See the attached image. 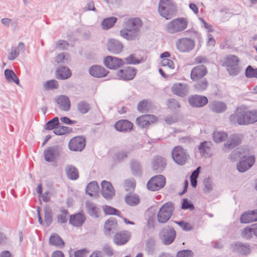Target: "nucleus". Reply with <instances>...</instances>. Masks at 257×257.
<instances>
[{
  "label": "nucleus",
  "mask_w": 257,
  "mask_h": 257,
  "mask_svg": "<svg viewBox=\"0 0 257 257\" xmlns=\"http://www.w3.org/2000/svg\"><path fill=\"white\" fill-rule=\"evenodd\" d=\"M231 120H236L239 125H247L257 121V111L245 110L238 108L236 112L230 116Z\"/></svg>",
  "instance_id": "f257e3e1"
},
{
  "label": "nucleus",
  "mask_w": 257,
  "mask_h": 257,
  "mask_svg": "<svg viewBox=\"0 0 257 257\" xmlns=\"http://www.w3.org/2000/svg\"><path fill=\"white\" fill-rule=\"evenodd\" d=\"M240 59L235 55L229 54L225 56L222 60V66L226 68L230 75L236 76L240 70Z\"/></svg>",
  "instance_id": "f03ea898"
},
{
  "label": "nucleus",
  "mask_w": 257,
  "mask_h": 257,
  "mask_svg": "<svg viewBox=\"0 0 257 257\" xmlns=\"http://www.w3.org/2000/svg\"><path fill=\"white\" fill-rule=\"evenodd\" d=\"M177 6L173 0H160L158 6L160 15L169 20L176 16Z\"/></svg>",
  "instance_id": "7ed1b4c3"
},
{
  "label": "nucleus",
  "mask_w": 257,
  "mask_h": 257,
  "mask_svg": "<svg viewBox=\"0 0 257 257\" xmlns=\"http://www.w3.org/2000/svg\"><path fill=\"white\" fill-rule=\"evenodd\" d=\"M188 21L184 18L175 19L169 22L165 27L166 31L169 34L182 32L187 28Z\"/></svg>",
  "instance_id": "20e7f679"
},
{
  "label": "nucleus",
  "mask_w": 257,
  "mask_h": 257,
  "mask_svg": "<svg viewBox=\"0 0 257 257\" xmlns=\"http://www.w3.org/2000/svg\"><path fill=\"white\" fill-rule=\"evenodd\" d=\"M174 210L173 204L168 202L160 208L157 214V220L160 223H165L171 218Z\"/></svg>",
  "instance_id": "39448f33"
},
{
  "label": "nucleus",
  "mask_w": 257,
  "mask_h": 257,
  "mask_svg": "<svg viewBox=\"0 0 257 257\" xmlns=\"http://www.w3.org/2000/svg\"><path fill=\"white\" fill-rule=\"evenodd\" d=\"M172 156L173 160L181 165L184 164L189 158L186 150L180 146H177L174 148L172 151Z\"/></svg>",
  "instance_id": "423d86ee"
},
{
  "label": "nucleus",
  "mask_w": 257,
  "mask_h": 257,
  "mask_svg": "<svg viewBox=\"0 0 257 257\" xmlns=\"http://www.w3.org/2000/svg\"><path fill=\"white\" fill-rule=\"evenodd\" d=\"M159 237L165 245L172 243L176 237V231L173 227L167 226L163 228L159 233Z\"/></svg>",
  "instance_id": "0eeeda50"
},
{
  "label": "nucleus",
  "mask_w": 257,
  "mask_h": 257,
  "mask_svg": "<svg viewBox=\"0 0 257 257\" xmlns=\"http://www.w3.org/2000/svg\"><path fill=\"white\" fill-rule=\"evenodd\" d=\"M165 178L162 175H157L152 177L148 181L147 188L151 191L158 190L165 185Z\"/></svg>",
  "instance_id": "6e6552de"
},
{
  "label": "nucleus",
  "mask_w": 257,
  "mask_h": 257,
  "mask_svg": "<svg viewBox=\"0 0 257 257\" xmlns=\"http://www.w3.org/2000/svg\"><path fill=\"white\" fill-rule=\"evenodd\" d=\"M176 45L179 51L181 52H189L194 49L195 42L190 38H183L178 39L176 41Z\"/></svg>",
  "instance_id": "1a4fd4ad"
},
{
  "label": "nucleus",
  "mask_w": 257,
  "mask_h": 257,
  "mask_svg": "<svg viewBox=\"0 0 257 257\" xmlns=\"http://www.w3.org/2000/svg\"><path fill=\"white\" fill-rule=\"evenodd\" d=\"M137 70L131 66L125 67L116 72L118 79L124 81L132 80L135 77Z\"/></svg>",
  "instance_id": "9d476101"
},
{
  "label": "nucleus",
  "mask_w": 257,
  "mask_h": 257,
  "mask_svg": "<svg viewBox=\"0 0 257 257\" xmlns=\"http://www.w3.org/2000/svg\"><path fill=\"white\" fill-rule=\"evenodd\" d=\"M85 139L82 136H77L70 140L68 147L73 151H82L85 147Z\"/></svg>",
  "instance_id": "9b49d317"
},
{
  "label": "nucleus",
  "mask_w": 257,
  "mask_h": 257,
  "mask_svg": "<svg viewBox=\"0 0 257 257\" xmlns=\"http://www.w3.org/2000/svg\"><path fill=\"white\" fill-rule=\"evenodd\" d=\"M255 158L253 156H243L236 165L237 170L239 172H244L249 169L253 165Z\"/></svg>",
  "instance_id": "f8f14e48"
},
{
  "label": "nucleus",
  "mask_w": 257,
  "mask_h": 257,
  "mask_svg": "<svg viewBox=\"0 0 257 257\" xmlns=\"http://www.w3.org/2000/svg\"><path fill=\"white\" fill-rule=\"evenodd\" d=\"M103 62L105 66L110 69H116L124 64L122 59L110 56L106 57Z\"/></svg>",
  "instance_id": "ddd939ff"
},
{
  "label": "nucleus",
  "mask_w": 257,
  "mask_h": 257,
  "mask_svg": "<svg viewBox=\"0 0 257 257\" xmlns=\"http://www.w3.org/2000/svg\"><path fill=\"white\" fill-rule=\"evenodd\" d=\"M107 50L111 54H118L123 49L122 43L114 39H110L108 40L106 45Z\"/></svg>",
  "instance_id": "4468645a"
},
{
  "label": "nucleus",
  "mask_w": 257,
  "mask_h": 257,
  "mask_svg": "<svg viewBox=\"0 0 257 257\" xmlns=\"http://www.w3.org/2000/svg\"><path fill=\"white\" fill-rule=\"evenodd\" d=\"M243 137L241 134H235L231 135L224 144V149H232L238 146L241 142Z\"/></svg>",
  "instance_id": "2eb2a0df"
},
{
  "label": "nucleus",
  "mask_w": 257,
  "mask_h": 257,
  "mask_svg": "<svg viewBox=\"0 0 257 257\" xmlns=\"http://www.w3.org/2000/svg\"><path fill=\"white\" fill-rule=\"evenodd\" d=\"M166 166V160L160 156H155L152 161V168L156 173H161Z\"/></svg>",
  "instance_id": "dca6fc26"
},
{
  "label": "nucleus",
  "mask_w": 257,
  "mask_h": 257,
  "mask_svg": "<svg viewBox=\"0 0 257 257\" xmlns=\"http://www.w3.org/2000/svg\"><path fill=\"white\" fill-rule=\"evenodd\" d=\"M207 69L204 65H200L194 67L191 72V79L193 81H196L202 79L207 74Z\"/></svg>",
  "instance_id": "f3484780"
},
{
  "label": "nucleus",
  "mask_w": 257,
  "mask_h": 257,
  "mask_svg": "<svg viewBox=\"0 0 257 257\" xmlns=\"http://www.w3.org/2000/svg\"><path fill=\"white\" fill-rule=\"evenodd\" d=\"M131 233L127 231H123L116 233L113 236V242L117 245L125 244L130 239Z\"/></svg>",
  "instance_id": "a211bd4d"
},
{
  "label": "nucleus",
  "mask_w": 257,
  "mask_h": 257,
  "mask_svg": "<svg viewBox=\"0 0 257 257\" xmlns=\"http://www.w3.org/2000/svg\"><path fill=\"white\" fill-rule=\"evenodd\" d=\"M101 193L106 199L111 198L114 195V190L111 184L106 181H102L101 183Z\"/></svg>",
  "instance_id": "6ab92c4d"
},
{
  "label": "nucleus",
  "mask_w": 257,
  "mask_h": 257,
  "mask_svg": "<svg viewBox=\"0 0 257 257\" xmlns=\"http://www.w3.org/2000/svg\"><path fill=\"white\" fill-rule=\"evenodd\" d=\"M120 36L128 40H133L137 39L140 35V31L131 29L125 26L123 29L120 31Z\"/></svg>",
  "instance_id": "aec40b11"
},
{
  "label": "nucleus",
  "mask_w": 257,
  "mask_h": 257,
  "mask_svg": "<svg viewBox=\"0 0 257 257\" xmlns=\"http://www.w3.org/2000/svg\"><path fill=\"white\" fill-rule=\"evenodd\" d=\"M89 72L93 77L101 78L106 76L109 72L102 66L93 65L89 68Z\"/></svg>",
  "instance_id": "412c9836"
},
{
  "label": "nucleus",
  "mask_w": 257,
  "mask_h": 257,
  "mask_svg": "<svg viewBox=\"0 0 257 257\" xmlns=\"http://www.w3.org/2000/svg\"><path fill=\"white\" fill-rule=\"evenodd\" d=\"M189 102L192 106L202 107L208 102V99L204 96L195 95L189 98Z\"/></svg>",
  "instance_id": "4be33fe9"
},
{
  "label": "nucleus",
  "mask_w": 257,
  "mask_h": 257,
  "mask_svg": "<svg viewBox=\"0 0 257 257\" xmlns=\"http://www.w3.org/2000/svg\"><path fill=\"white\" fill-rule=\"evenodd\" d=\"M85 207L87 213L91 217L97 218L100 216L101 210L94 203L87 201L85 202Z\"/></svg>",
  "instance_id": "5701e85b"
},
{
  "label": "nucleus",
  "mask_w": 257,
  "mask_h": 257,
  "mask_svg": "<svg viewBox=\"0 0 257 257\" xmlns=\"http://www.w3.org/2000/svg\"><path fill=\"white\" fill-rule=\"evenodd\" d=\"M188 87L186 84L176 83L172 87V92L178 96L183 97L188 92Z\"/></svg>",
  "instance_id": "b1692460"
},
{
  "label": "nucleus",
  "mask_w": 257,
  "mask_h": 257,
  "mask_svg": "<svg viewBox=\"0 0 257 257\" xmlns=\"http://www.w3.org/2000/svg\"><path fill=\"white\" fill-rule=\"evenodd\" d=\"M233 251H236L241 254L246 255L250 252L249 245L247 243L237 242L231 245Z\"/></svg>",
  "instance_id": "393cba45"
},
{
  "label": "nucleus",
  "mask_w": 257,
  "mask_h": 257,
  "mask_svg": "<svg viewBox=\"0 0 257 257\" xmlns=\"http://www.w3.org/2000/svg\"><path fill=\"white\" fill-rule=\"evenodd\" d=\"M133 124L127 120H120L117 121L114 127L116 130L119 132L130 131L133 128Z\"/></svg>",
  "instance_id": "a878e982"
},
{
  "label": "nucleus",
  "mask_w": 257,
  "mask_h": 257,
  "mask_svg": "<svg viewBox=\"0 0 257 257\" xmlns=\"http://www.w3.org/2000/svg\"><path fill=\"white\" fill-rule=\"evenodd\" d=\"M58 155V149L55 147H50L44 152L45 160L48 162H54Z\"/></svg>",
  "instance_id": "bb28decb"
},
{
  "label": "nucleus",
  "mask_w": 257,
  "mask_h": 257,
  "mask_svg": "<svg viewBox=\"0 0 257 257\" xmlns=\"http://www.w3.org/2000/svg\"><path fill=\"white\" fill-rule=\"evenodd\" d=\"M85 216L80 213L70 215L69 219V223L74 226H80L85 222Z\"/></svg>",
  "instance_id": "cd10ccee"
},
{
  "label": "nucleus",
  "mask_w": 257,
  "mask_h": 257,
  "mask_svg": "<svg viewBox=\"0 0 257 257\" xmlns=\"http://www.w3.org/2000/svg\"><path fill=\"white\" fill-rule=\"evenodd\" d=\"M257 221V210L249 211L243 214L240 217L241 223H247Z\"/></svg>",
  "instance_id": "c85d7f7f"
},
{
  "label": "nucleus",
  "mask_w": 257,
  "mask_h": 257,
  "mask_svg": "<svg viewBox=\"0 0 257 257\" xmlns=\"http://www.w3.org/2000/svg\"><path fill=\"white\" fill-rule=\"evenodd\" d=\"M56 102L61 110L67 111L70 109V101L67 96L61 95L57 99Z\"/></svg>",
  "instance_id": "c756f323"
},
{
  "label": "nucleus",
  "mask_w": 257,
  "mask_h": 257,
  "mask_svg": "<svg viewBox=\"0 0 257 257\" xmlns=\"http://www.w3.org/2000/svg\"><path fill=\"white\" fill-rule=\"evenodd\" d=\"M117 222L112 219L107 220L104 225V233L106 235L110 236L116 229Z\"/></svg>",
  "instance_id": "7c9ffc66"
},
{
  "label": "nucleus",
  "mask_w": 257,
  "mask_h": 257,
  "mask_svg": "<svg viewBox=\"0 0 257 257\" xmlns=\"http://www.w3.org/2000/svg\"><path fill=\"white\" fill-rule=\"evenodd\" d=\"M56 75L58 79H65L71 76V73L67 67L60 66L56 71Z\"/></svg>",
  "instance_id": "2f4dec72"
},
{
  "label": "nucleus",
  "mask_w": 257,
  "mask_h": 257,
  "mask_svg": "<svg viewBox=\"0 0 257 257\" xmlns=\"http://www.w3.org/2000/svg\"><path fill=\"white\" fill-rule=\"evenodd\" d=\"M143 22L142 20L138 18L129 19L125 23V26H126L127 28L139 31H140Z\"/></svg>",
  "instance_id": "473e14b6"
},
{
  "label": "nucleus",
  "mask_w": 257,
  "mask_h": 257,
  "mask_svg": "<svg viewBox=\"0 0 257 257\" xmlns=\"http://www.w3.org/2000/svg\"><path fill=\"white\" fill-rule=\"evenodd\" d=\"M209 108L216 113H221L226 109V104L221 101H213L209 104Z\"/></svg>",
  "instance_id": "72a5a7b5"
},
{
  "label": "nucleus",
  "mask_w": 257,
  "mask_h": 257,
  "mask_svg": "<svg viewBox=\"0 0 257 257\" xmlns=\"http://www.w3.org/2000/svg\"><path fill=\"white\" fill-rule=\"evenodd\" d=\"M65 172L67 177L72 180H75L79 177L77 168L72 165H68L65 167Z\"/></svg>",
  "instance_id": "f704fd0d"
},
{
  "label": "nucleus",
  "mask_w": 257,
  "mask_h": 257,
  "mask_svg": "<svg viewBox=\"0 0 257 257\" xmlns=\"http://www.w3.org/2000/svg\"><path fill=\"white\" fill-rule=\"evenodd\" d=\"M49 243L51 245H54L59 248H62L64 246V242L57 234L51 235L49 238Z\"/></svg>",
  "instance_id": "c9c22d12"
},
{
  "label": "nucleus",
  "mask_w": 257,
  "mask_h": 257,
  "mask_svg": "<svg viewBox=\"0 0 257 257\" xmlns=\"http://www.w3.org/2000/svg\"><path fill=\"white\" fill-rule=\"evenodd\" d=\"M5 76L9 82H15L17 85L20 84L19 79L13 70L9 69H6L5 70Z\"/></svg>",
  "instance_id": "e433bc0d"
},
{
  "label": "nucleus",
  "mask_w": 257,
  "mask_h": 257,
  "mask_svg": "<svg viewBox=\"0 0 257 257\" xmlns=\"http://www.w3.org/2000/svg\"><path fill=\"white\" fill-rule=\"evenodd\" d=\"M125 200L127 204L131 206L137 205L140 202L139 196L135 194L129 193L126 195Z\"/></svg>",
  "instance_id": "4c0bfd02"
},
{
  "label": "nucleus",
  "mask_w": 257,
  "mask_h": 257,
  "mask_svg": "<svg viewBox=\"0 0 257 257\" xmlns=\"http://www.w3.org/2000/svg\"><path fill=\"white\" fill-rule=\"evenodd\" d=\"M44 220L47 226H49L53 221L52 211L50 206L46 205L44 207Z\"/></svg>",
  "instance_id": "58836bf2"
},
{
  "label": "nucleus",
  "mask_w": 257,
  "mask_h": 257,
  "mask_svg": "<svg viewBox=\"0 0 257 257\" xmlns=\"http://www.w3.org/2000/svg\"><path fill=\"white\" fill-rule=\"evenodd\" d=\"M131 168L134 176H140L142 174V166L140 163L135 160L131 162Z\"/></svg>",
  "instance_id": "ea45409f"
},
{
  "label": "nucleus",
  "mask_w": 257,
  "mask_h": 257,
  "mask_svg": "<svg viewBox=\"0 0 257 257\" xmlns=\"http://www.w3.org/2000/svg\"><path fill=\"white\" fill-rule=\"evenodd\" d=\"M211 143L209 142H204L198 146V149L201 156L205 157L209 154Z\"/></svg>",
  "instance_id": "a19ab883"
},
{
  "label": "nucleus",
  "mask_w": 257,
  "mask_h": 257,
  "mask_svg": "<svg viewBox=\"0 0 257 257\" xmlns=\"http://www.w3.org/2000/svg\"><path fill=\"white\" fill-rule=\"evenodd\" d=\"M77 108L81 114H84L89 111L90 105L87 101L82 100L77 103Z\"/></svg>",
  "instance_id": "79ce46f5"
},
{
  "label": "nucleus",
  "mask_w": 257,
  "mask_h": 257,
  "mask_svg": "<svg viewBox=\"0 0 257 257\" xmlns=\"http://www.w3.org/2000/svg\"><path fill=\"white\" fill-rule=\"evenodd\" d=\"M146 250L150 255H153L156 251V241L152 237L149 238L146 244Z\"/></svg>",
  "instance_id": "37998d69"
},
{
  "label": "nucleus",
  "mask_w": 257,
  "mask_h": 257,
  "mask_svg": "<svg viewBox=\"0 0 257 257\" xmlns=\"http://www.w3.org/2000/svg\"><path fill=\"white\" fill-rule=\"evenodd\" d=\"M98 190V185L95 181H92L88 183L85 191L90 196L93 195V193H96Z\"/></svg>",
  "instance_id": "c03bdc74"
},
{
  "label": "nucleus",
  "mask_w": 257,
  "mask_h": 257,
  "mask_svg": "<svg viewBox=\"0 0 257 257\" xmlns=\"http://www.w3.org/2000/svg\"><path fill=\"white\" fill-rule=\"evenodd\" d=\"M208 86V82L205 78L198 80L194 85L196 91L201 92L205 90Z\"/></svg>",
  "instance_id": "a18cd8bd"
},
{
  "label": "nucleus",
  "mask_w": 257,
  "mask_h": 257,
  "mask_svg": "<svg viewBox=\"0 0 257 257\" xmlns=\"http://www.w3.org/2000/svg\"><path fill=\"white\" fill-rule=\"evenodd\" d=\"M117 18L115 17H109L103 20L101 23L102 28L104 30H107L112 27L116 22Z\"/></svg>",
  "instance_id": "49530a36"
},
{
  "label": "nucleus",
  "mask_w": 257,
  "mask_h": 257,
  "mask_svg": "<svg viewBox=\"0 0 257 257\" xmlns=\"http://www.w3.org/2000/svg\"><path fill=\"white\" fill-rule=\"evenodd\" d=\"M227 137V135L221 132L215 131L213 134V138L216 143H220L225 141Z\"/></svg>",
  "instance_id": "de8ad7c7"
},
{
  "label": "nucleus",
  "mask_w": 257,
  "mask_h": 257,
  "mask_svg": "<svg viewBox=\"0 0 257 257\" xmlns=\"http://www.w3.org/2000/svg\"><path fill=\"white\" fill-rule=\"evenodd\" d=\"M71 131L72 128L69 127L58 125L57 128L54 130L53 132L55 134L60 136L69 133Z\"/></svg>",
  "instance_id": "09e8293b"
},
{
  "label": "nucleus",
  "mask_w": 257,
  "mask_h": 257,
  "mask_svg": "<svg viewBox=\"0 0 257 257\" xmlns=\"http://www.w3.org/2000/svg\"><path fill=\"white\" fill-rule=\"evenodd\" d=\"M58 125H59V118L58 117H55L46 123L45 128L47 130H55Z\"/></svg>",
  "instance_id": "8fccbe9b"
},
{
  "label": "nucleus",
  "mask_w": 257,
  "mask_h": 257,
  "mask_svg": "<svg viewBox=\"0 0 257 257\" xmlns=\"http://www.w3.org/2000/svg\"><path fill=\"white\" fill-rule=\"evenodd\" d=\"M68 212L67 210L62 209L57 215V221L60 223H66L68 220Z\"/></svg>",
  "instance_id": "3c124183"
},
{
  "label": "nucleus",
  "mask_w": 257,
  "mask_h": 257,
  "mask_svg": "<svg viewBox=\"0 0 257 257\" xmlns=\"http://www.w3.org/2000/svg\"><path fill=\"white\" fill-rule=\"evenodd\" d=\"M245 74L247 78H257V68L254 69L251 66H248L245 69Z\"/></svg>",
  "instance_id": "603ef678"
},
{
  "label": "nucleus",
  "mask_w": 257,
  "mask_h": 257,
  "mask_svg": "<svg viewBox=\"0 0 257 257\" xmlns=\"http://www.w3.org/2000/svg\"><path fill=\"white\" fill-rule=\"evenodd\" d=\"M127 157V152L124 151H120L116 153L113 159L114 161L120 162L123 161L124 159H125Z\"/></svg>",
  "instance_id": "864d4df0"
},
{
  "label": "nucleus",
  "mask_w": 257,
  "mask_h": 257,
  "mask_svg": "<svg viewBox=\"0 0 257 257\" xmlns=\"http://www.w3.org/2000/svg\"><path fill=\"white\" fill-rule=\"evenodd\" d=\"M103 210L105 214L108 215H119V211L118 210L109 206H103Z\"/></svg>",
  "instance_id": "5fc2aeb1"
},
{
  "label": "nucleus",
  "mask_w": 257,
  "mask_h": 257,
  "mask_svg": "<svg viewBox=\"0 0 257 257\" xmlns=\"http://www.w3.org/2000/svg\"><path fill=\"white\" fill-rule=\"evenodd\" d=\"M146 117L142 115L136 119V123L142 128L150 125L149 120L146 119Z\"/></svg>",
  "instance_id": "6e6d98bb"
},
{
  "label": "nucleus",
  "mask_w": 257,
  "mask_h": 257,
  "mask_svg": "<svg viewBox=\"0 0 257 257\" xmlns=\"http://www.w3.org/2000/svg\"><path fill=\"white\" fill-rule=\"evenodd\" d=\"M58 86V82L55 80L47 81L44 84V87L46 89H51L57 88Z\"/></svg>",
  "instance_id": "4d7b16f0"
},
{
  "label": "nucleus",
  "mask_w": 257,
  "mask_h": 257,
  "mask_svg": "<svg viewBox=\"0 0 257 257\" xmlns=\"http://www.w3.org/2000/svg\"><path fill=\"white\" fill-rule=\"evenodd\" d=\"M252 234H253L252 225L251 227L245 228L242 232L243 237L247 239L250 238L252 236Z\"/></svg>",
  "instance_id": "13d9d810"
},
{
  "label": "nucleus",
  "mask_w": 257,
  "mask_h": 257,
  "mask_svg": "<svg viewBox=\"0 0 257 257\" xmlns=\"http://www.w3.org/2000/svg\"><path fill=\"white\" fill-rule=\"evenodd\" d=\"M193 253L190 250L185 249L177 252L176 257H193Z\"/></svg>",
  "instance_id": "bf43d9fd"
},
{
  "label": "nucleus",
  "mask_w": 257,
  "mask_h": 257,
  "mask_svg": "<svg viewBox=\"0 0 257 257\" xmlns=\"http://www.w3.org/2000/svg\"><path fill=\"white\" fill-rule=\"evenodd\" d=\"M182 208L183 209H189L193 210L194 209V206L191 202L189 201L186 198H185L183 200L182 204Z\"/></svg>",
  "instance_id": "052dcab7"
},
{
  "label": "nucleus",
  "mask_w": 257,
  "mask_h": 257,
  "mask_svg": "<svg viewBox=\"0 0 257 257\" xmlns=\"http://www.w3.org/2000/svg\"><path fill=\"white\" fill-rule=\"evenodd\" d=\"M124 64H137L140 63V61L135 58L133 55L131 54L128 57L124 59Z\"/></svg>",
  "instance_id": "680f3d73"
},
{
  "label": "nucleus",
  "mask_w": 257,
  "mask_h": 257,
  "mask_svg": "<svg viewBox=\"0 0 257 257\" xmlns=\"http://www.w3.org/2000/svg\"><path fill=\"white\" fill-rule=\"evenodd\" d=\"M175 223L178 224L179 226L182 227L183 230L185 231H190L192 229V227L191 224L188 222L181 221H175Z\"/></svg>",
  "instance_id": "e2e57ef3"
},
{
  "label": "nucleus",
  "mask_w": 257,
  "mask_h": 257,
  "mask_svg": "<svg viewBox=\"0 0 257 257\" xmlns=\"http://www.w3.org/2000/svg\"><path fill=\"white\" fill-rule=\"evenodd\" d=\"M102 250L104 253L108 256H111L113 254L112 248L107 244H105L103 246Z\"/></svg>",
  "instance_id": "0e129e2a"
},
{
  "label": "nucleus",
  "mask_w": 257,
  "mask_h": 257,
  "mask_svg": "<svg viewBox=\"0 0 257 257\" xmlns=\"http://www.w3.org/2000/svg\"><path fill=\"white\" fill-rule=\"evenodd\" d=\"M161 64L164 67H167L171 69H173L174 68V63L170 59H163L161 61Z\"/></svg>",
  "instance_id": "69168bd1"
},
{
  "label": "nucleus",
  "mask_w": 257,
  "mask_h": 257,
  "mask_svg": "<svg viewBox=\"0 0 257 257\" xmlns=\"http://www.w3.org/2000/svg\"><path fill=\"white\" fill-rule=\"evenodd\" d=\"M19 55V52L15 48H12L11 51H9V55L8 56V60L12 61L15 60Z\"/></svg>",
  "instance_id": "338daca9"
},
{
  "label": "nucleus",
  "mask_w": 257,
  "mask_h": 257,
  "mask_svg": "<svg viewBox=\"0 0 257 257\" xmlns=\"http://www.w3.org/2000/svg\"><path fill=\"white\" fill-rule=\"evenodd\" d=\"M203 183L204 186L203 190L204 192L208 193L211 191L212 190V185L209 179H207L206 180H205Z\"/></svg>",
  "instance_id": "774afa93"
}]
</instances>
